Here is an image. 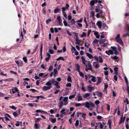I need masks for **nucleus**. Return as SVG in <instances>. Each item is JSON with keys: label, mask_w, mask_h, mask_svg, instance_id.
<instances>
[{"label": "nucleus", "mask_w": 129, "mask_h": 129, "mask_svg": "<svg viewBox=\"0 0 129 129\" xmlns=\"http://www.w3.org/2000/svg\"><path fill=\"white\" fill-rule=\"evenodd\" d=\"M100 14L98 13L96 14V16L97 18H99L100 17Z\"/></svg>", "instance_id": "nucleus-64"}, {"label": "nucleus", "mask_w": 129, "mask_h": 129, "mask_svg": "<svg viewBox=\"0 0 129 129\" xmlns=\"http://www.w3.org/2000/svg\"><path fill=\"white\" fill-rule=\"evenodd\" d=\"M62 12H64V11L66 9H67L65 7H62Z\"/></svg>", "instance_id": "nucleus-55"}, {"label": "nucleus", "mask_w": 129, "mask_h": 129, "mask_svg": "<svg viewBox=\"0 0 129 129\" xmlns=\"http://www.w3.org/2000/svg\"><path fill=\"white\" fill-rule=\"evenodd\" d=\"M63 104V102L62 101H61L59 103L58 106L59 107V109H60L62 107Z\"/></svg>", "instance_id": "nucleus-12"}, {"label": "nucleus", "mask_w": 129, "mask_h": 129, "mask_svg": "<svg viewBox=\"0 0 129 129\" xmlns=\"http://www.w3.org/2000/svg\"><path fill=\"white\" fill-rule=\"evenodd\" d=\"M51 82H50V81H48L46 83V85L47 86H51Z\"/></svg>", "instance_id": "nucleus-28"}, {"label": "nucleus", "mask_w": 129, "mask_h": 129, "mask_svg": "<svg viewBox=\"0 0 129 129\" xmlns=\"http://www.w3.org/2000/svg\"><path fill=\"white\" fill-rule=\"evenodd\" d=\"M94 58L97 61H99V58L96 56H95Z\"/></svg>", "instance_id": "nucleus-60"}, {"label": "nucleus", "mask_w": 129, "mask_h": 129, "mask_svg": "<svg viewBox=\"0 0 129 129\" xmlns=\"http://www.w3.org/2000/svg\"><path fill=\"white\" fill-rule=\"evenodd\" d=\"M48 51L49 53L50 54H53L54 53L53 51L50 49H49Z\"/></svg>", "instance_id": "nucleus-33"}, {"label": "nucleus", "mask_w": 129, "mask_h": 129, "mask_svg": "<svg viewBox=\"0 0 129 129\" xmlns=\"http://www.w3.org/2000/svg\"><path fill=\"white\" fill-rule=\"evenodd\" d=\"M111 48L114 51H116V48L115 47H111Z\"/></svg>", "instance_id": "nucleus-39"}, {"label": "nucleus", "mask_w": 129, "mask_h": 129, "mask_svg": "<svg viewBox=\"0 0 129 129\" xmlns=\"http://www.w3.org/2000/svg\"><path fill=\"white\" fill-rule=\"evenodd\" d=\"M78 72L80 76L83 78L84 77L83 73L81 72L80 71H78Z\"/></svg>", "instance_id": "nucleus-27"}, {"label": "nucleus", "mask_w": 129, "mask_h": 129, "mask_svg": "<svg viewBox=\"0 0 129 129\" xmlns=\"http://www.w3.org/2000/svg\"><path fill=\"white\" fill-rule=\"evenodd\" d=\"M81 59H82V62H86L83 56H82L81 57Z\"/></svg>", "instance_id": "nucleus-45"}, {"label": "nucleus", "mask_w": 129, "mask_h": 129, "mask_svg": "<svg viewBox=\"0 0 129 129\" xmlns=\"http://www.w3.org/2000/svg\"><path fill=\"white\" fill-rule=\"evenodd\" d=\"M104 40H101L100 42V44H102V46L104 47H105L107 45V43H104Z\"/></svg>", "instance_id": "nucleus-4"}, {"label": "nucleus", "mask_w": 129, "mask_h": 129, "mask_svg": "<svg viewBox=\"0 0 129 129\" xmlns=\"http://www.w3.org/2000/svg\"><path fill=\"white\" fill-rule=\"evenodd\" d=\"M91 14L92 17H93L94 15V12L93 11H91Z\"/></svg>", "instance_id": "nucleus-44"}, {"label": "nucleus", "mask_w": 129, "mask_h": 129, "mask_svg": "<svg viewBox=\"0 0 129 129\" xmlns=\"http://www.w3.org/2000/svg\"><path fill=\"white\" fill-rule=\"evenodd\" d=\"M87 65L88 68H89V70H92V66L91 65L90 62L89 61H88Z\"/></svg>", "instance_id": "nucleus-8"}, {"label": "nucleus", "mask_w": 129, "mask_h": 129, "mask_svg": "<svg viewBox=\"0 0 129 129\" xmlns=\"http://www.w3.org/2000/svg\"><path fill=\"white\" fill-rule=\"evenodd\" d=\"M101 82V79L100 78H99L98 79V81L97 84H99Z\"/></svg>", "instance_id": "nucleus-57"}, {"label": "nucleus", "mask_w": 129, "mask_h": 129, "mask_svg": "<svg viewBox=\"0 0 129 129\" xmlns=\"http://www.w3.org/2000/svg\"><path fill=\"white\" fill-rule=\"evenodd\" d=\"M78 100V101H80L83 100V99L81 96L80 94L79 93L77 95Z\"/></svg>", "instance_id": "nucleus-7"}, {"label": "nucleus", "mask_w": 129, "mask_h": 129, "mask_svg": "<svg viewBox=\"0 0 129 129\" xmlns=\"http://www.w3.org/2000/svg\"><path fill=\"white\" fill-rule=\"evenodd\" d=\"M68 100V97H65L63 99V101L65 102H68L67 100Z\"/></svg>", "instance_id": "nucleus-30"}, {"label": "nucleus", "mask_w": 129, "mask_h": 129, "mask_svg": "<svg viewBox=\"0 0 129 129\" xmlns=\"http://www.w3.org/2000/svg\"><path fill=\"white\" fill-rule=\"evenodd\" d=\"M94 34L96 36V37L98 38H99L100 35L98 34V33L97 32H95L94 33Z\"/></svg>", "instance_id": "nucleus-29"}, {"label": "nucleus", "mask_w": 129, "mask_h": 129, "mask_svg": "<svg viewBox=\"0 0 129 129\" xmlns=\"http://www.w3.org/2000/svg\"><path fill=\"white\" fill-rule=\"evenodd\" d=\"M123 115H122L121 118L120 122L119 123V124H120L122 122H123L124 121H123Z\"/></svg>", "instance_id": "nucleus-21"}, {"label": "nucleus", "mask_w": 129, "mask_h": 129, "mask_svg": "<svg viewBox=\"0 0 129 129\" xmlns=\"http://www.w3.org/2000/svg\"><path fill=\"white\" fill-rule=\"evenodd\" d=\"M9 108H10L12 109H13L15 110H16V108L14 106H10Z\"/></svg>", "instance_id": "nucleus-53"}, {"label": "nucleus", "mask_w": 129, "mask_h": 129, "mask_svg": "<svg viewBox=\"0 0 129 129\" xmlns=\"http://www.w3.org/2000/svg\"><path fill=\"white\" fill-rule=\"evenodd\" d=\"M11 90H12V92L13 94H14L15 92H18V89L16 87H15L13 88Z\"/></svg>", "instance_id": "nucleus-6"}, {"label": "nucleus", "mask_w": 129, "mask_h": 129, "mask_svg": "<svg viewBox=\"0 0 129 129\" xmlns=\"http://www.w3.org/2000/svg\"><path fill=\"white\" fill-rule=\"evenodd\" d=\"M99 103L100 102L98 100H96L95 102V104L96 105H98Z\"/></svg>", "instance_id": "nucleus-54"}, {"label": "nucleus", "mask_w": 129, "mask_h": 129, "mask_svg": "<svg viewBox=\"0 0 129 129\" xmlns=\"http://www.w3.org/2000/svg\"><path fill=\"white\" fill-rule=\"evenodd\" d=\"M82 105L80 103H76L75 104V106L76 107H78Z\"/></svg>", "instance_id": "nucleus-40"}, {"label": "nucleus", "mask_w": 129, "mask_h": 129, "mask_svg": "<svg viewBox=\"0 0 129 129\" xmlns=\"http://www.w3.org/2000/svg\"><path fill=\"white\" fill-rule=\"evenodd\" d=\"M60 10V9L58 8L55 9L54 11V12L55 13H56L57 12H58Z\"/></svg>", "instance_id": "nucleus-24"}, {"label": "nucleus", "mask_w": 129, "mask_h": 129, "mask_svg": "<svg viewBox=\"0 0 129 129\" xmlns=\"http://www.w3.org/2000/svg\"><path fill=\"white\" fill-rule=\"evenodd\" d=\"M124 79L126 83V84H128V81L127 80V78L126 76L124 77Z\"/></svg>", "instance_id": "nucleus-47"}, {"label": "nucleus", "mask_w": 129, "mask_h": 129, "mask_svg": "<svg viewBox=\"0 0 129 129\" xmlns=\"http://www.w3.org/2000/svg\"><path fill=\"white\" fill-rule=\"evenodd\" d=\"M90 77H92V78L91 79V80L93 82H95L96 81V80H95V77L93 76H91Z\"/></svg>", "instance_id": "nucleus-19"}, {"label": "nucleus", "mask_w": 129, "mask_h": 129, "mask_svg": "<svg viewBox=\"0 0 129 129\" xmlns=\"http://www.w3.org/2000/svg\"><path fill=\"white\" fill-rule=\"evenodd\" d=\"M71 21L72 22V24H74L76 22L75 21H74V19H72L71 20Z\"/></svg>", "instance_id": "nucleus-61"}, {"label": "nucleus", "mask_w": 129, "mask_h": 129, "mask_svg": "<svg viewBox=\"0 0 129 129\" xmlns=\"http://www.w3.org/2000/svg\"><path fill=\"white\" fill-rule=\"evenodd\" d=\"M66 90L65 92L63 93L64 95H67L69 93V89L68 88H66Z\"/></svg>", "instance_id": "nucleus-14"}, {"label": "nucleus", "mask_w": 129, "mask_h": 129, "mask_svg": "<svg viewBox=\"0 0 129 129\" xmlns=\"http://www.w3.org/2000/svg\"><path fill=\"white\" fill-rule=\"evenodd\" d=\"M86 35V34L85 32H83V34L82 35H81V37H84Z\"/></svg>", "instance_id": "nucleus-50"}, {"label": "nucleus", "mask_w": 129, "mask_h": 129, "mask_svg": "<svg viewBox=\"0 0 129 129\" xmlns=\"http://www.w3.org/2000/svg\"><path fill=\"white\" fill-rule=\"evenodd\" d=\"M93 65L96 69L98 68L99 67V64L96 62H94L93 63Z\"/></svg>", "instance_id": "nucleus-9"}, {"label": "nucleus", "mask_w": 129, "mask_h": 129, "mask_svg": "<svg viewBox=\"0 0 129 129\" xmlns=\"http://www.w3.org/2000/svg\"><path fill=\"white\" fill-rule=\"evenodd\" d=\"M88 90L89 92H91L92 90V87L90 86H88Z\"/></svg>", "instance_id": "nucleus-22"}, {"label": "nucleus", "mask_w": 129, "mask_h": 129, "mask_svg": "<svg viewBox=\"0 0 129 129\" xmlns=\"http://www.w3.org/2000/svg\"><path fill=\"white\" fill-rule=\"evenodd\" d=\"M90 106L92 107H94V105L91 102H89Z\"/></svg>", "instance_id": "nucleus-42"}, {"label": "nucleus", "mask_w": 129, "mask_h": 129, "mask_svg": "<svg viewBox=\"0 0 129 129\" xmlns=\"http://www.w3.org/2000/svg\"><path fill=\"white\" fill-rule=\"evenodd\" d=\"M56 121V118H54L53 119H51V122L52 123L55 122Z\"/></svg>", "instance_id": "nucleus-46"}, {"label": "nucleus", "mask_w": 129, "mask_h": 129, "mask_svg": "<svg viewBox=\"0 0 129 129\" xmlns=\"http://www.w3.org/2000/svg\"><path fill=\"white\" fill-rule=\"evenodd\" d=\"M77 70H78V71H80V66L78 64H77Z\"/></svg>", "instance_id": "nucleus-34"}, {"label": "nucleus", "mask_w": 129, "mask_h": 129, "mask_svg": "<svg viewBox=\"0 0 129 129\" xmlns=\"http://www.w3.org/2000/svg\"><path fill=\"white\" fill-rule=\"evenodd\" d=\"M124 103H126L127 104H128L129 103L128 100L127 98L126 99V100H124Z\"/></svg>", "instance_id": "nucleus-52"}, {"label": "nucleus", "mask_w": 129, "mask_h": 129, "mask_svg": "<svg viewBox=\"0 0 129 129\" xmlns=\"http://www.w3.org/2000/svg\"><path fill=\"white\" fill-rule=\"evenodd\" d=\"M60 59L62 60L63 61L64 60V59L63 58V57L61 56L59 57L58 58H57L56 60L57 61H59Z\"/></svg>", "instance_id": "nucleus-25"}, {"label": "nucleus", "mask_w": 129, "mask_h": 129, "mask_svg": "<svg viewBox=\"0 0 129 129\" xmlns=\"http://www.w3.org/2000/svg\"><path fill=\"white\" fill-rule=\"evenodd\" d=\"M76 95V94H75L71 95L69 97V98L70 99H71L72 98H75Z\"/></svg>", "instance_id": "nucleus-23"}, {"label": "nucleus", "mask_w": 129, "mask_h": 129, "mask_svg": "<svg viewBox=\"0 0 129 129\" xmlns=\"http://www.w3.org/2000/svg\"><path fill=\"white\" fill-rule=\"evenodd\" d=\"M102 23L101 21H98L96 25L98 26L99 27L100 29L102 27Z\"/></svg>", "instance_id": "nucleus-10"}, {"label": "nucleus", "mask_w": 129, "mask_h": 129, "mask_svg": "<svg viewBox=\"0 0 129 129\" xmlns=\"http://www.w3.org/2000/svg\"><path fill=\"white\" fill-rule=\"evenodd\" d=\"M111 58L112 59H113L115 60V61L118 62V61L117 60L118 59V57L117 56H114V57H111Z\"/></svg>", "instance_id": "nucleus-15"}, {"label": "nucleus", "mask_w": 129, "mask_h": 129, "mask_svg": "<svg viewBox=\"0 0 129 129\" xmlns=\"http://www.w3.org/2000/svg\"><path fill=\"white\" fill-rule=\"evenodd\" d=\"M107 110L108 111H109L110 110V106L108 104H107Z\"/></svg>", "instance_id": "nucleus-56"}, {"label": "nucleus", "mask_w": 129, "mask_h": 129, "mask_svg": "<svg viewBox=\"0 0 129 129\" xmlns=\"http://www.w3.org/2000/svg\"><path fill=\"white\" fill-rule=\"evenodd\" d=\"M118 68L117 67H115L114 69V70L115 72L118 71Z\"/></svg>", "instance_id": "nucleus-63"}, {"label": "nucleus", "mask_w": 129, "mask_h": 129, "mask_svg": "<svg viewBox=\"0 0 129 129\" xmlns=\"http://www.w3.org/2000/svg\"><path fill=\"white\" fill-rule=\"evenodd\" d=\"M95 11L97 12H99V13L100 14L103 13V12L102 10L98 8H96L95 9Z\"/></svg>", "instance_id": "nucleus-11"}, {"label": "nucleus", "mask_w": 129, "mask_h": 129, "mask_svg": "<svg viewBox=\"0 0 129 129\" xmlns=\"http://www.w3.org/2000/svg\"><path fill=\"white\" fill-rule=\"evenodd\" d=\"M120 34L117 35L116 38V40L117 42L120 43L121 45H123V43L120 37Z\"/></svg>", "instance_id": "nucleus-1"}, {"label": "nucleus", "mask_w": 129, "mask_h": 129, "mask_svg": "<svg viewBox=\"0 0 129 129\" xmlns=\"http://www.w3.org/2000/svg\"><path fill=\"white\" fill-rule=\"evenodd\" d=\"M50 81L52 83L54 84L55 85H56V84H58V83L54 79L50 80Z\"/></svg>", "instance_id": "nucleus-5"}, {"label": "nucleus", "mask_w": 129, "mask_h": 129, "mask_svg": "<svg viewBox=\"0 0 129 129\" xmlns=\"http://www.w3.org/2000/svg\"><path fill=\"white\" fill-rule=\"evenodd\" d=\"M95 3H96L95 0H92L90 2V4L92 6H93Z\"/></svg>", "instance_id": "nucleus-20"}, {"label": "nucleus", "mask_w": 129, "mask_h": 129, "mask_svg": "<svg viewBox=\"0 0 129 129\" xmlns=\"http://www.w3.org/2000/svg\"><path fill=\"white\" fill-rule=\"evenodd\" d=\"M52 69L53 67L51 66L49 68V69L48 70L50 72L52 70Z\"/></svg>", "instance_id": "nucleus-51"}, {"label": "nucleus", "mask_w": 129, "mask_h": 129, "mask_svg": "<svg viewBox=\"0 0 129 129\" xmlns=\"http://www.w3.org/2000/svg\"><path fill=\"white\" fill-rule=\"evenodd\" d=\"M57 20H58L59 23L60 25L61 23V21L60 20V16H57Z\"/></svg>", "instance_id": "nucleus-17"}, {"label": "nucleus", "mask_w": 129, "mask_h": 129, "mask_svg": "<svg viewBox=\"0 0 129 129\" xmlns=\"http://www.w3.org/2000/svg\"><path fill=\"white\" fill-rule=\"evenodd\" d=\"M114 79L116 81H117V76L116 75H115L114 76Z\"/></svg>", "instance_id": "nucleus-58"}, {"label": "nucleus", "mask_w": 129, "mask_h": 129, "mask_svg": "<svg viewBox=\"0 0 129 129\" xmlns=\"http://www.w3.org/2000/svg\"><path fill=\"white\" fill-rule=\"evenodd\" d=\"M127 86V90L128 91V92L129 93V86L128 84H126Z\"/></svg>", "instance_id": "nucleus-62"}, {"label": "nucleus", "mask_w": 129, "mask_h": 129, "mask_svg": "<svg viewBox=\"0 0 129 129\" xmlns=\"http://www.w3.org/2000/svg\"><path fill=\"white\" fill-rule=\"evenodd\" d=\"M63 13V16L64 17L66 18H67V14L65 12H62Z\"/></svg>", "instance_id": "nucleus-49"}, {"label": "nucleus", "mask_w": 129, "mask_h": 129, "mask_svg": "<svg viewBox=\"0 0 129 129\" xmlns=\"http://www.w3.org/2000/svg\"><path fill=\"white\" fill-rule=\"evenodd\" d=\"M52 87V86H45L43 87L42 89L43 91H46L50 89Z\"/></svg>", "instance_id": "nucleus-2"}, {"label": "nucleus", "mask_w": 129, "mask_h": 129, "mask_svg": "<svg viewBox=\"0 0 129 129\" xmlns=\"http://www.w3.org/2000/svg\"><path fill=\"white\" fill-rule=\"evenodd\" d=\"M23 59L25 62H26L27 61V60L26 57H23Z\"/></svg>", "instance_id": "nucleus-43"}, {"label": "nucleus", "mask_w": 129, "mask_h": 129, "mask_svg": "<svg viewBox=\"0 0 129 129\" xmlns=\"http://www.w3.org/2000/svg\"><path fill=\"white\" fill-rule=\"evenodd\" d=\"M35 128L36 129H38L39 128V127L38 126V124L36 123L35 124Z\"/></svg>", "instance_id": "nucleus-35"}, {"label": "nucleus", "mask_w": 129, "mask_h": 129, "mask_svg": "<svg viewBox=\"0 0 129 129\" xmlns=\"http://www.w3.org/2000/svg\"><path fill=\"white\" fill-rule=\"evenodd\" d=\"M108 87V84L107 83H105L104 84V89L105 90Z\"/></svg>", "instance_id": "nucleus-37"}, {"label": "nucleus", "mask_w": 129, "mask_h": 129, "mask_svg": "<svg viewBox=\"0 0 129 129\" xmlns=\"http://www.w3.org/2000/svg\"><path fill=\"white\" fill-rule=\"evenodd\" d=\"M86 55L89 58H91L92 57V55L88 53H86Z\"/></svg>", "instance_id": "nucleus-26"}, {"label": "nucleus", "mask_w": 129, "mask_h": 129, "mask_svg": "<svg viewBox=\"0 0 129 129\" xmlns=\"http://www.w3.org/2000/svg\"><path fill=\"white\" fill-rule=\"evenodd\" d=\"M90 93H86L85 94L83 95V97L84 98H85L89 96L90 95Z\"/></svg>", "instance_id": "nucleus-18"}, {"label": "nucleus", "mask_w": 129, "mask_h": 129, "mask_svg": "<svg viewBox=\"0 0 129 129\" xmlns=\"http://www.w3.org/2000/svg\"><path fill=\"white\" fill-rule=\"evenodd\" d=\"M41 67L43 68V69H45V70H46L47 69V68L46 67H45L44 66V64H42L41 66Z\"/></svg>", "instance_id": "nucleus-41"}, {"label": "nucleus", "mask_w": 129, "mask_h": 129, "mask_svg": "<svg viewBox=\"0 0 129 129\" xmlns=\"http://www.w3.org/2000/svg\"><path fill=\"white\" fill-rule=\"evenodd\" d=\"M67 81L69 82H72L71 78L70 76H68L67 78Z\"/></svg>", "instance_id": "nucleus-32"}, {"label": "nucleus", "mask_w": 129, "mask_h": 129, "mask_svg": "<svg viewBox=\"0 0 129 129\" xmlns=\"http://www.w3.org/2000/svg\"><path fill=\"white\" fill-rule=\"evenodd\" d=\"M127 36H129V34H128V33H126V34L123 35V36L124 37H126Z\"/></svg>", "instance_id": "nucleus-59"}, {"label": "nucleus", "mask_w": 129, "mask_h": 129, "mask_svg": "<svg viewBox=\"0 0 129 129\" xmlns=\"http://www.w3.org/2000/svg\"><path fill=\"white\" fill-rule=\"evenodd\" d=\"M105 53L106 54L109 55H110V54L111 55L113 54V51L111 50H110L108 51H106Z\"/></svg>", "instance_id": "nucleus-3"}, {"label": "nucleus", "mask_w": 129, "mask_h": 129, "mask_svg": "<svg viewBox=\"0 0 129 129\" xmlns=\"http://www.w3.org/2000/svg\"><path fill=\"white\" fill-rule=\"evenodd\" d=\"M51 21V19L49 18L46 21V22L47 23H48L49 22H50Z\"/></svg>", "instance_id": "nucleus-48"}, {"label": "nucleus", "mask_w": 129, "mask_h": 129, "mask_svg": "<svg viewBox=\"0 0 129 129\" xmlns=\"http://www.w3.org/2000/svg\"><path fill=\"white\" fill-rule=\"evenodd\" d=\"M79 124V121L78 120H76V123H75V125L76 126H77Z\"/></svg>", "instance_id": "nucleus-31"}, {"label": "nucleus", "mask_w": 129, "mask_h": 129, "mask_svg": "<svg viewBox=\"0 0 129 129\" xmlns=\"http://www.w3.org/2000/svg\"><path fill=\"white\" fill-rule=\"evenodd\" d=\"M97 93V95L99 97H101L103 95V94L101 92H100L98 91L96 92Z\"/></svg>", "instance_id": "nucleus-16"}, {"label": "nucleus", "mask_w": 129, "mask_h": 129, "mask_svg": "<svg viewBox=\"0 0 129 129\" xmlns=\"http://www.w3.org/2000/svg\"><path fill=\"white\" fill-rule=\"evenodd\" d=\"M64 25L65 26H67V22L66 21L65 19L64 20L63 22Z\"/></svg>", "instance_id": "nucleus-38"}, {"label": "nucleus", "mask_w": 129, "mask_h": 129, "mask_svg": "<svg viewBox=\"0 0 129 129\" xmlns=\"http://www.w3.org/2000/svg\"><path fill=\"white\" fill-rule=\"evenodd\" d=\"M85 105L86 107L89 108L90 107L89 102H86Z\"/></svg>", "instance_id": "nucleus-13"}, {"label": "nucleus", "mask_w": 129, "mask_h": 129, "mask_svg": "<svg viewBox=\"0 0 129 129\" xmlns=\"http://www.w3.org/2000/svg\"><path fill=\"white\" fill-rule=\"evenodd\" d=\"M65 111V109H63L60 111V113H62V114H65V112H64Z\"/></svg>", "instance_id": "nucleus-36"}]
</instances>
